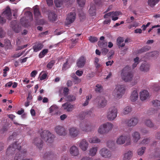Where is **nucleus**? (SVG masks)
<instances>
[{"label": "nucleus", "instance_id": "nucleus-1", "mask_svg": "<svg viewBox=\"0 0 160 160\" xmlns=\"http://www.w3.org/2000/svg\"><path fill=\"white\" fill-rule=\"evenodd\" d=\"M21 146L15 143L11 145L8 148L6 152V154L8 156L12 157L14 152H16L14 158L13 160H21L23 158L25 153L26 152V150L24 149L23 151H21L20 150Z\"/></svg>", "mask_w": 160, "mask_h": 160}, {"label": "nucleus", "instance_id": "nucleus-2", "mask_svg": "<svg viewBox=\"0 0 160 160\" xmlns=\"http://www.w3.org/2000/svg\"><path fill=\"white\" fill-rule=\"evenodd\" d=\"M126 89V87L125 85H117L114 90L112 95L115 99H119L124 94Z\"/></svg>", "mask_w": 160, "mask_h": 160}, {"label": "nucleus", "instance_id": "nucleus-3", "mask_svg": "<svg viewBox=\"0 0 160 160\" xmlns=\"http://www.w3.org/2000/svg\"><path fill=\"white\" fill-rule=\"evenodd\" d=\"M131 69L129 66H126L122 70L121 73L122 78L126 82H130L133 79V75L130 72Z\"/></svg>", "mask_w": 160, "mask_h": 160}, {"label": "nucleus", "instance_id": "nucleus-4", "mask_svg": "<svg viewBox=\"0 0 160 160\" xmlns=\"http://www.w3.org/2000/svg\"><path fill=\"white\" fill-rule=\"evenodd\" d=\"M113 124L111 122H107L101 124L98 128V132L100 134H104L108 133L112 129Z\"/></svg>", "mask_w": 160, "mask_h": 160}, {"label": "nucleus", "instance_id": "nucleus-5", "mask_svg": "<svg viewBox=\"0 0 160 160\" xmlns=\"http://www.w3.org/2000/svg\"><path fill=\"white\" fill-rule=\"evenodd\" d=\"M118 110L115 106H111L108 109L106 117L109 121L114 120L117 116Z\"/></svg>", "mask_w": 160, "mask_h": 160}, {"label": "nucleus", "instance_id": "nucleus-6", "mask_svg": "<svg viewBox=\"0 0 160 160\" xmlns=\"http://www.w3.org/2000/svg\"><path fill=\"white\" fill-rule=\"evenodd\" d=\"M41 136L42 139L48 143H52L54 141L55 135L47 130H44L42 132Z\"/></svg>", "mask_w": 160, "mask_h": 160}, {"label": "nucleus", "instance_id": "nucleus-7", "mask_svg": "<svg viewBox=\"0 0 160 160\" xmlns=\"http://www.w3.org/2000/svg\"><path fill=\"white\" fill-rule=\"evenodd\" d=\"M116 142L118 145H122L125 143L126 146H129L131 144L132 141L129 136L122 135L118 138Z\"/></svg>", "mask_w": 160, "mask_h": 160}, {"label": "nucleus", "instance_id": "nucleus-8", "mask_svg": "<svg viewBox=\"0 0 160 160\" xmlns=\"http://www.w3.org/2000/svg\"><path fill=\"white\" fill-rule=\"evenodd\" d=\"M11 16L12 13L11 9L8 6H7L2 13L0 15V23H5L6 21V18L8 19H11Z\"/></svg>", "mask_w": 160, "mask_h": 160}, {"label": "nucleus", "instance_id": "nucleus-9", "mask_svg": "<svg viewBox=\"0 0 160 160\" xmlns=\"http://www.w3.org/2000/svg\"><path fill=\"white\" fill-rule=\"evenodd\" d=\"M81 130L86 132H89L94 130L95 128V125L90 123H82L80 125Z\"/></svg>", "mask_w": 160, "mask_h": 160}, {"label": "nucleus", "instance_id": "nucleus-10", "mask_svg": "<svg viewBox=\"0 0 160 160\" xmlns=\"http://www.w3.org/2000/svg\"><path fill=\"white\" fill-rule=\"evenodd\" d=\"M95 101L99 108H102L107 105V101L105 98L101 96H98L95 99Z\"/></svg>", "mask_w": 160, "mask_h": 160}, {"label": "nucleus", "instance_id": "nucleus-11", "mask_svg": "<svg viewBox=\"0 0 160 160\" xmlns=\"http://www.w3.org/2000/svg\"><path fill=\"white\" fill-rule=\"evenodd\" d=\"M99 153L104 158H110L112 156L111 151L106 148L101 149L99 151Z\"/></svg>", "mask_w": 160, "mask_h": 160}, {"label": "nucleus", "instance_id": "nucleus-12", "mask_svg": "<svg viewBox=\"0 0 160 160\" xmlns=\"http://www.w3.org/2000/svg\"><path fill=\"white\" fill-rule=\"evenodd\" d=\"M76 18V14L74 12H71L67 15L65 24L66 25H68L72 23Z\"/></svg>", "mask_w": 160, "mask_h": 160}, {"label": "nucleus", "instance_id": "nucleus-13", "mask_svg": "<svg viewBox=\"0 0 160 160\" xmlns=\"http://www.w3.org/2000/svg\"><path fill=\"white\" fill-rule=\"evenodd\" d=\"M78 147L83 151H87L89 147V143L87 140L84 139H82L78 142Z\"/></svg>", "mask_w": 160, "mask_h": 160}, {"label": "nucleus", "instance_id": "nucleus-14", "mask_svg": "<svg viewBox=\"0 0 160 160\" xmlns=\"http://www.w3.org/2000/svg\"><path fill=\"white\" fill-rule=\"evenodd\" d=\"M55 131L56 133L60 136H65L67 134L66 129L62 126H56L55 128Z\"/></svg>", "mask_w": 160, "mask_h": 160}, {"label": "nucleus", "instance_id": "nucleus-15", "mask_svg": "<svg viewBox=\"0 0 160 160\" xmlns=\"http://www.w3.org/2000/svg\"><path fill=\"white\" fill-rule=\"evenodd\" d=\"M69 134L72 138H76L79 135V132L77 128L75 127H71L68 129Z\"/></svg>", "mask_w": 160, "mask_h": 160}, {"label": "nucleus", "instance_id": "nucleus-16", "mask_svg": "<svg viewBox=\"0 0 160 160\" xmlns=\"http://www.w3.org/2000/svg\"><path fill=\"white\" fill-rule=\"evenodd\" d=\"M69 152L71 156L74 157L78 156L80 153L78 148L74 145L70 148Z\"/></svg>", "mask_w": 160, "mask_h": 160}, {"label": "nucleus", "instance_id": "nucleus-17", "mask_svg": "<svg viewBox=\"0 0 160 160\" xmlns=\"http://www.w3.org/2000/svg\"><path fill=\"white\" fill-rule=\"evenodd\" d=\"M138 118H132L126 121V124L128 127H134L138 124Z\"/></svg>", "mask_w": 160, "mask_h": 160}, {"label": "nucleus", "instance_id": "nucleus-18", "mask_svg": "<svg viewBox=\"0 0 160 160\" xmlns=\"http://www.w3.org/2000/svg\"><path fill=\"white\" fill-rule=\"evenodd\" d=\"M62 107L64 110L68 112H72L75 108L74 105L68 102H66L63 104Z\"/></svg>", "mask_w": 160, "mask_h": 160}, {"label": "nucleus", "instance_id": "nucleus-19", "mask_svg": "<svg viewBox=\"0 0 160 160\" xmlns=\"http://www.w3.org/2000/svg\"><path fill=\"white\" fill-rule=\"evenodd\" d=\"M32 143L39 150H41L43 146V142L40 138H35L33 140Z\"/></svg>", "mask_w": 160, "mask_h": 160}, {"label": "nucleus", "instance_id": "nucleus-20", "mask_svg": "<svg viewBox=\"0 0 160 160\" xmlns=\"http://www.w3.org/2000/svg\"><path fill=\"white\" fill-rule=\"evenodd\" d=\"M132 137L133 141L134 143L137 142L141 139V135L140 133L137 131H134L132 134Z\"/></svg>", "mask_w": 160, "mask_h": 160}, {"label": "nucleus", "instance_id": "nucleus-21", "mask_svg": "<svg viewBox=\"0 0 160 160\" xmlns=\"http://www.w3.org/2000/svg\"><path fill=\"white\" fill-rule=\"evenodd\" d=\"M149 97V94L148 92L146 90H143L140 93V98L142 101L146 100Z\"/></svg>", "mask_w": 160, "mask_h": 160}, {"label": "nucleus", "instance_id": "nucleus-22", "mask_svg": "<svg viewBox=\"0 0 160 160\" xmlns=\"http://www.w3.org/2000/svg\"><path fill=\"white\" fill-rule=\"evenodd\" d=\"M85 62V58L83 56H81L78 60L77 64L78 67L82 68L84 66Z\"/></svg>", "mask_w": 160, "mask_h": 160}, {"label": "nucleus", "instance_id": "nucleus-23", "mask_svg": "<svg viewBox=\"0 0 160 160\" xmlns=\"http://www.w3.org/2000/svg\"><path fill=\"white\" fill-rule=\"evenodd\" d=\"M138 93L137 90L133 91L131 93L130 99L132 102H134L138 100Z\"/></svg>", "mask_w": 160, "mask_h": 160}, {"label": "nucleus", "instance_id": "nucleus-24", "mask_svg": "<svg viewBox=\"0 0 160 160\" xmlns=\"http://www.w3.org/2000/svg\"><path fill=\"white\" fill-rule=\"evenodd\" d=\"M54 156L53 153L52 151H48L45 153L43 155V158L46 160H50Z\"/></svg>", "mask_w": 160, "mask_h": 160}, {"label": "nucleus", "instance_id": "nucleus-25", "mask_svg": "<svg viewBox=\"0 0 160 160\" xmlns=\"http://www.w3.org/2000/svg\"><path fill=\"white\" fill-rule=\"evenodd\" d=\"M17 22L15 21H13L11 22V27L12 28L13 30L16 32L18 33L19 32L20 28L17 25Z\"/></svg>", "mask_w": 160, "mask_h": 160}, {"label": "nucleus", "instance_id": "nucleus-26", "mask_svg": "<svg viewBox=\"0 0 160 160\" xmlns=\"http://www.w3.org/2000/svg\"><path fill=\"white\" fill-rule=\"evenodd\" d=\"M132 154L133 153L132 151H127L124 154L123 160H129L132 157Z\"/></svg>", "mask_w": 160, "mask_h": 160}, {"label": "nucleus", "instance_id": "nucleus-27", "mask_svg": "<svg viewBox=\"0 0 160 160\" xmlns=\"http://www.w3.org/2000/svg\"><path fill=\"white\" fill-rule=\"evenodd\" d=\"M89 143H98L101 142V140L96 136L91 137L88 140Z\"/></svg>", "mask_w": 160, "mask_h": 160}, {"label": "nucleus", "instance_id": "nucleus-28", "mask_svg": "<svg viewBox=\"0 0 160 160\" xmlns=\"http://www.w3.org/2000/svg\"><path fill=\"white\" fill-rule=\"evenodd\" d=\"M132 108L129 106H128L124 108L122 113L124 115L129 114L132 112Z\"/></svg>", "mask_w": 160, "mask_h": 160}, {"label": "nucleus", "instance_id": "nucleus-29", "mask_svg": "<svg viewBox=\"0 0 160 160\" xmlns=\"http://www.w3.org/2000/svg\"><path fill=\"white\" fill-rule=\"evenodd\" d=\"M98 148L97 147H93L89 149V154L92 156H95L97 152Z\"/></svg>", "mask_w": 160, "mask_h": 160}, {"label": "nucleus", "instance_id": "nucleus-30", "mask_svg": "<svg viewBox=\"0 0 160 160\" xmlns=\"http://www.w3.org/2000/svg\"><path fill=\"white\" fill-rule=\"evenodd\" d=\"M144 123L146 126L149 128H154L155 127L154 123L150 119L146 120L144 122Z\"/></svg>", "mask_w": 160, "mask_h": 160}, {"label": "nucleus", "instance_id": "nucleus-31", "mask_svg": "<svg viewBox=\"0 0 160 160\" xmlns=\"http://www.w3.org/2000/svg\"><path fill=\"white\" fill-rule=\"evenodd\" d=\"M49 20L51 22H54L56 20L57 15L54 12H50L48 16Z\"/></svg>", "mask_w": 160, "mask_h": 160}, {"label": "nucleus", "instance_id": "nucleus-32", "mask_svg": "<svg viewBox=\"0 0 160 160\" xmlns=\"http://www.w3.org/2000/svg\"><path fill=\"white\" fill-rule=\"evenodd\" d=\"M117 44L119 48L123 47L125 46V43L123 42L124 40L122 38H118L117 40Z\"/></svg>", "mask_w": 160, "mask_h": 160}, {"label": "nucleus", "instance_id": "nucleus-33", "mask_svg": "<svg viewBox=\"0 0 160 160\" xmlns=\"http://www.w3.org/2000/svg\"><path fill=\"white\" fill-rule=\"evenodd\" d=\"M43 45L42 44L40 43H36L33 46L34 51L37 52L41 50L43 48Z\"/></svg>", "mask_w": 160, "mask_h": 160}, {"label": "nucleus", "instance_id": "nucleus-34", "mask_svg": "<svg viewBox=\"0 0 160 160\" xmlns=\"http://www.w3.org/2000/svg\"><path fill=\"white\" fill-rule=\"evenodd\" d=\"M149 65L146 63L142 64L140 67V70L144 72L148 71L149 70Z\"/></svg>", "mask_w": 160, "mask_h": 160}, {"label": "nucleus", "instance_id": "nucleus-35", "mask_svg": "<svg viewBox=\"0 0 160 160\" xmlns=\"http://www.w3.org/2000/svg\"><path fill=\"white\" fill-rule=\"evenodd\" d=\"M49 112L52 114L57 113L58 112V107L56 105H52L49 109Z\"/></svg>", "mask_w": 160, "mask_h": 160}, {"label": "nucleus", "instance_id": "nucleus-36", "mask_svg": "<svg viewBox=\"0 0 160 160\" xmlns=\"http://www.w3.org/2000/svg\"><path fill=\"white\" fill-rule=\"evenodd\" d=\"M89 12L92 16H94L96 15V7L94 5H91L90 8L89 10Z\"/></svg>", "mask_w": 160, "mask_h": 160}, {"label": "nucleus", "instance_id": "nucleus-37", "mask_svg": "<svg viewBox=\"0 0 160 160\" xmlns=\"http://www.w3.org/2000/svg\"><path fill=\"white\" fill-rule=\"evenodd\" d=\"M34 14L36 18H38L41 17L40 13L37 6H35L34 8Z\"/></svg>", "mask_w": 160, "mask_h": 160}, {"label": "nucleus", "instance_id": "nucleus-38", "mask_svg": "<svg viewBox=\"0 0 160 160\" xmlns=\"http://www.w3.org/2000/svg\"><path fill=\"white\" fill-rule=\"evenodd\" d=\"M69 0H54V3L57 7H61L62 4L63 2H67Z\"/></svg>", "mask_w": 160, "mask_h": 160}, {"label": "nucleus", "instance_id": "nucleus-39", "mask_svg": "<svg viewBox=\"0 0 160 160\" xmlns=\"http://www.w3.org/2000/svg\"><path fill=\"white\" fill-rule=\"evenodd\" d=\"M120 14V12H112L111 18L112 20L116 21L118 19V16Z\"/></svg>", "mask_w": 160, "mask_h": 160}, {"label": "nucleus", "instance_id": "nucleus-40", "mask_svg": "<svg viewBox=\"0 0 160 160\" xmlns=\"http://www.w3.org/2000/svg\"><path fill=\"white\" fill-rule=\"evenodd\" d=\"M159 2V0H148V5L151 7H154Z\"/></svg>", "mask_w": 160, "mask_h": 160}, {"label": "nucleus", "instance_id": "nucleus-41", "mask_svg": "<svg viewBox=\"0 0 160 160\" xmlns=\"http://www.w3.org/2000/svg\"><path fill=\"white\" fill-rule=\"evenodd\" d=\"M146 148L144 147H142L139 148L137 150V153L138 155H142L145 152Z\"/></svg>", "mask_w": 160, "mask_h": 160}, {"label": "nucleus", "instance_id": "nucleus-42", "mask_svg": "<svg viewBox=\"0 0 160 160\" xmlns=\"http://www.w3.org/2000/svg\"><path fill=\"white\" fill-rule=\"evenodd\" d=\"M98 46L101 48H104L107 46V43L104 41H99L98 42Z\"/></svg>", "mask_w": 160, "mask_h": 160}, {"label": "nucleus", "instance_id": "nucleus-43", "mask_svg": "<svg viewBox=\"0 0 160 160\" xmlns=\"http://www.w3.org/2000/svg\"><path fill=\"white\" fill-rule=\"evenodd\" d=\"M76 98L74 96L70 95L66 97V99L67 101L72 102L76 100Z\"/></svg>", "mask_w": 160, "mask_h": 160}, {"label": "nucleus", "instance_id": "nucleus-44", "mask_svg": "<svg viewBox=\"0 0 160 160\" xmlns=\"http://www.w3.org/2000/svg\"><path fill=\"white\" fill-rule=\"evenodd\" d=\"M102 90V87L101 85L98 84L96 85L95 91L97 92H100Z\"/></svg>", "mask_w": 160, "mask_h": 160}, {"label": "nucleus", "instance_id": "nucleus-45", "mask_svg": "<svg viewBox=\"0 0 160 160\" xmlns=\"http://www.w3.org/2000/svg\"><path fill=\"white\" fill-rule=\"evenodd\" d=\"M153 106L155 107H157L158 108H160V101L158 100H155L152 102Z\"/></svg>", "mask_w": 160, "mask_h": 160}, {"label": "nucleus", "instance_id": "nucleus-46", "mask_svg": "<svg viewBox=\"0 0 160 160\" xmlns=\"http://www.w3.org/2000/svg\"><path fill=\"white\" fill-rule=\"evenodd\" d=\"M115 145V142L113 141H109L107 142V145L109 148H111Z\"/></svg>", "mask_w": 160, "mask_h": 160}, {"label": "nucleus", "instance_id": "nucleus-47", "mask_svg": "<svg viewBox=\"0 0 160 160\" xmlns=\"http://www.w3.org/2000/svg\"><path fill=\"white\" fill-rule=\"evenodd\" d=\"M88 40L92 43H94L98 40V38L95 37L90 36L88 37Z\"/></svg>", "mask_w": 160, "mask_h": 160}, {"label": "nucleus", "instance_id": "nucleus-48", "mask_svg": "<svg viewBox=\"0 0 160 160\" xmlns=\"http://www.w3.org/2000/svg\"><path fill=\"white\" fill-rule=\"evenodd\" d=\"M139 58L138 57H137L134 59V62L132 65L133 69L139 63Z\"/></svg>", "mask_w": 160, "mask_h": 160}, {"label": "nucleus", "instance_id": "nucleus-49", "mask_svg": "<svg viewBox=\"0 0 160 160\" xmlns=\"http://www.w3.org/2000/svg\"><path fill=\"white\" fill-rule=\"evenodd\" d=\"M48 52V50L44 49L41 52L39 55V58H42Z\"/></svg>", "mask_w": 160, "mask_h": 160}, {"label": "nucleus", "instance_id": "nucleus-50", "mask_svg": "<svg viewBox=\"0 0 160 160\" xmlns=\"http://www.w3.org/2000/svg\"><path fill=\"white\" fill-rule=\"evenodd\" d=\"M72 77L74 79V82L75 84L81 82V79L77 77L75 74L73 75Z\"/></svg>", "mask_w": 160, "mask_h": 160}, {"label": "nucleus", "instance_id": "nucleus-51", "mask_svg": "<svg viewBox=\"0 0 160 160\" xmlns=\"http://www.w3.org/2000/svg\"><path fill=\"white\" fill-rule=\"evenodd\" d=\"M150 48V47L149 46H146L143 47L139 51V52H143L148 51Z\"/></svg>", "mask_w": 160, "mask_h": 160}, {"label": "nucleus", "instance_id": "nucleus-52", "mask_svg": "<svg viewBox=\"0 0 160 160\" xmlns=\"http://www.w3.org/2000/svg\"><path fill=\"white\" fill-rule=\"evenodd\" d=\"M55 62L54 60H51L49 62L47 65V67L48 68L50 69L52 68V66L55 64Z\"/></svg>", "mask_w": 160, "mask_h": 160}, {"label": "nucleus", "instance_id": "nucleus-53", "mask_svg": "<svg viewBox=\"0 0 160 160\" xmlns=\"http://www.w3.org/2000/svg\"><path fill=\"white\" fill-rule=\"evenodd\" d=\"M70 67V66L69 65L68 61H67L63 65L62 67V69L63 70H66Z\"/></svg>", "mask_w": 160, "mask_h": 160}, {"label": "nucleus", "instance_id": "nucleus-54", "mask_svg": "<svg viewBox=\"0 0 160 160\" xmlns=\"http://www.w3.org/2000/svg\"><path fill=\"white\" fill-rule=\"evenodd\" d=\"M153 89L155 91H158L160 89V84H155L153 87Z\"/></svg>", "mask_w": 160, "mask_h": 160}, {"label": "nucleus", "instance_id": "nucleus-55", "mask_svg": "<svg viewBox=\"0 0 160 160\" xmlns=\"http://www.w3.org/2000/svg\"><path fill=\"white\" fill-rule=\"evenodd\" d=\"M77 2L80 7H82L85 4V0H77Z\"/></svg>", "mask_w": 160, "mask_h": 160}, {"label": "nucleus", "instance_id": "nucleus-56", "mask_svg": "<svg viewBox=\"0 0 160 160\" xmlns=\"http://www.w3.org/2000/svg\"><path fill=\"white\" fill-rule=\"evenodd\" d=\"M26 14L28 15V17H27V20L29 18L30 21L32 20V13L29 11L27 12H26Z\"/></svg>", "mask_w": 160, "mask_h": 160}, {"label": "nucleus", "instance_id": "nucleus-57", "mask_svg": "<svg viewBox=\"0 0 160 160\" xmlns=\"http://www.w3.org/2000/svg\"><path fill=\"white\" fill-rule=\"evenodd\" d=\"M27 22V20L25 17H23L21 19V24L24 26H26V23Z\"/></svg>", "mask_w": 160, "mask_h": 160}, {"label": "nucleus", "instance_id": "nucleus-58", "mask_svg": "<svg viewBox=\"0 0 160 160\" xmlns=\"http://www.w3.org/2000/svg\"><path fill=\"white\" fill-rule=\"evenodd\" d=\"M78 39H73L72 38L71 39V41L72 42V44L71 46V48H73L75 46V44L77 43L78 42Z\"/></svg>", "mask_w": 160, "mask_h": 160}, {"label": "nucleus", "instance_id": "nucleus-59", "mask_svg": "<svg viewBox=\"0 0 160 160\" xmlns=\"http://www.w3.org/2000/svg\"><path fill=\"white\" fill-rule=\"evenodd\" d=\"M101 54L103 55H105L107 53L108 51V50L106 48H103L101 50Z\"/></svg>", "mask_w": 160, "mask_h": 160}, {"label": "nucleus", "instance_id": "nucleus-60", "mask_svg": "<svg viewBox=\"0 0 160 160\" xmlns=\"http://www.w3.org/2000/svg\"><path fill=\"white\" fill-rule=\"evenodd\" d=\"M25 52V51H23L21 53H16L14 54L13 56V57L18 58L21 56Z\"/></svg>", "mask_w": 160, "mask_h": 160}, {"label": "nucleus", "instance_id": "nucleus-61", "mask_svg": "<svg viewBox=\"0 0 160 160\" xmlns=\"http://www.w3.org/2000/svg\"><path fill=\"white\" fill-rule=\"evenodd\" d=\"M16 133L15 132H14L12 133L11 135H10L8 138V141L10 140H13L15 138V136H16Z\"/></svg>", "mask_w": 160, "mask_h": 160}, {"label": "nucleus", "instance_id": "nucleus-62", "mask_svg": "<svg viewBox=\"0 0 160 160\" xmlns=\"http://www.w3.org/2000/svg\"><path fill=\"white\" fill-rule=\"evenodd\" d=\"M138 24L136 22H134L132 24H130L128 27V28L129 29H131L132 28L136 27L138 26Z\"/></svg>", "mask_w": 160, "mask_h": 160}, {"label": "nucleus", "instance_id": "nucleus-63", "mask_svg": "<svg viewBox=\"0 0 160 160\" xmlns=\"http://www.w3.org/2000/svg\"><path fill=\"white\" fill-rule=\"evenodd\" d=\"M69 91L68 89L67 88H65L63 89V93L65 96H66L68 94Z\"/></svg>", "mask_w": 160, "mask_h": 160}, {"label": "nucleus", "instance_id": "nucleus-64", "mask_svg": "<svg viewBox=\"0 0 160 160\" xmlns=\"http://www.w3.org/2000/svg\"><path fill=\"white\" fill-rule=\"evenodd\" d=\"M38 72L36 70H34L32 71L31 73V76L32 77H35Z\"/></svg>", "mask_w": 160, "mask_h": 160}]
</instances>
